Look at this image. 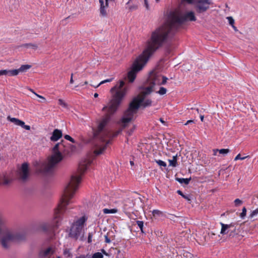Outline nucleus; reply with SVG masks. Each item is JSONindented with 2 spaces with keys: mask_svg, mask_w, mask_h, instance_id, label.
Instances as JSON below:
<instances>
[{
  "mask_svg": "<svg viewBox=\"0 0 258 258\" xmlns=\"http://www.w3.org/2000/svg\"><path fill=\"white\" fill-rule=\"evenodd\" d=\"M101 253L104 254V255H107V256L109 255V254L107 252H106V251L104 249H102L101 250Z\"/></svg>",
  "mask_w": 258,
  "mask_h": 258,
  "instance_id": "a19ab883",
  "label": "nucleus"
},
{
  "mask_svg": "<svg viewBox=\"0 0 258 258\" xmlns=\"http://www.w3.org/2000/svg\"><path fill=\"white\" fill-rule=\"evenodd\" d=\"M31 68V65L24 64V65L21 66L19 69L14 70V71H17V75L20 72L22 73V72H26L28 70H29Z\"/></svg>",
  "mask_w": 258,
  "mask_h": 258,
  "instance_id": "f3484780",
  "label": "nucleus"
},
{
  "mask_svg": "<svg viewBox=\"0 0 258 258\" xmlns=\"http://www.w3.org/2000/svg\"><path fill=\"white\" fill-rule=\"evenodd\" d=\"M213 155L214 156H216L217 152H219V149H213Z\"/></svg>",
  "mask_w": 258,
  "mask_h": 258,
  "instance_id": "79ce46f5",
  "label": "nucleus"
},
{
  "mask_svg": "<svg viewBox=\"0 0 258 258\" xmlns=\"http://www.w3.org/2000/svg\"><path fill=\"white\" fill-rule=\"evenodd\" d=\"M7 119L10 121L14 123L15 125L20 126L26 130L29 131L31 128L29 125H25V122L21 120L18 118L11 117L10 116H8L7 117Z\"/></svg>",
  "mask_w": 258,
  "mask_h": 258,
  "instance_id": "9d476101",
  "label": "nucleus"
},
{
  "mask_svg": "<svg viewBox=\"0 0 258 258\" xmlns=\"http://www.w3.org/2000/svg\"><path fill=\"white\" fill-rule=\"evenodd\" d=\"M135 127H136V126H135V125H134V127L131 130V132L129 133L130 134H131L132 132H134V130L135 129Z\"/></svg>",
  "mask_w": 258,
  "mask_h": 258,
  "instance_id": "09e8293b",
  "label": "nucleus"
},
{
  "mask_svg": "<svg viewBox=\"0 0 258 258\" xmlns=\"http://www.w3.org/2000/svg\"><path fill=\"white\" fill-rule=\"evenodd\" d=\"M71 77H72V78H73V73L71 74Z\"/></svg>",
  "mask_w": 258,
  "mask_h": 258,
  "instance_id": "052dcab7",
  "label": "nucleus"
},
{
  "mask_svg": "<svg viewBox=\"0 0 258 258\" xmlns=\"http://www.w3.org/2000/svg\"><path fill=\"white\" fill-rule=\"evenodd\" d=\"M155 162L159 165L160 166H163L165 167L166 166V163L160 160H156Z\"/></svg>",
  "mask_w": 258,
  "mask_h": 258,
  "instance_id": "cd10ccee",
  "label": "nucleus"
},
{
  "mask_svg": "<svg viewBox=\"0 0 258 258\" xmlns=\"http://www.w3.org/2000/svg\"><path fill=\"white\" fill-rule=\"evenodd\" d=\"M17 71L3 70L0 71V76L5 75L9 76H17Z\"/></svg>",
  "mask_w": 258,
  "mask_h": 258,
  "instance_id": "2eb2a0df",
  "label": "nucleus"
},
{
  "mask_svg": "<svg viewBox=\"0 0 258 258\" xmlns=\"http://www.w3.org/2000/svg\"><path fill=\"white\" fill-rule=\"evenodd\" d=\"M152 214L154 217L160 216L162 215V212L158 210H154L152 211Z\"/></svg>",
  "mask_w": 258,
  "mask_h": 258,
  "instance_id": "b1692460",
  "label": "nucleus"
},
{
  "mask_svg": "<svg viewBox=\"0 0 258 258\" xmlns=\"http://www.w3.org/2000/svg\"><path fill=\"white\" fill-rule=\"evenodd\" d=\"M64 138L65 139L69 140L72 143L75 142V140L69 135H66L64 136Z\"/></svg>",
  "mask_w": 258,
  "mask_h": 258,
  "instance_id": "f704fd0d",
  "label": "nucleus"
},
{
  "mask_svg": "<svg viewBox=\"0 0 258 258\" xmlns=\"http://www.w3.org/2000/svg\"><path fill=\"white\" fill-rule=\"evenodd\" d=\"M177 192L178 193V194H179V195L181 196L183 198H184L185 199H186V200L189 201H190V197L189 195H184L182 192L180 190H178L177 191Z\"/></svg>",
  "mask_w": 258,
  "mask_h": 258,
  "instance_id": "412c9836",
  "label": "nucleus"
},
{
  "mask_svg": "<svg viewBox=\"0 0 258 258\" xmlns=\"http://www.w3.org/2000/svg\"><path fill=\"white\" fill-rule=\"evenodd\" d=\"M19 179L23 182L27 181L30 176L29 165L27 163H24L19 168L18 172Z\"/></svg>",
  "mask_w": 258,
  "mask_h": 258,
  "instance_id": "6e6552de",
  "label": "nucleus"
},
{
  "mask_svg": "<svg viewBox=\"0 0 258 258\" xmlns=\"http://www.w3.org/2000/svg\"><path fill=\"white\" fill-rule=\"evenodd\" d=\"M58 104L64 108H67L68 107L67 104L61 99H58Z\"/></svg>",
  "mask_w": 258,
  "mask_h": 258,
  "instance_id": "c756f323",
  "label": "nucleus"
},
{
  "mask_svg": "<svg viewBox=\"0 0 258 258\" xmlns=\"http://www.w3.org/2000/svg\"><path fill=\"white\" fill-rule=\"evenodd\" d=\"M130 163H131V165H134V162H133V161H130Z\"/></svg>",
  "mask_w": 258,
  "mask_h": 258,
  "instance_id": "4d7b16f0",
  "label": "nucleus"
},
{
  "mask_svg": "<svg viewBox=\"0 0 258 258\" xmlns=\"http://www.w3.org/2000/svg\"><path fill=\"white\" fill-rule=\"evenodd\" d=\"M24 46L26 47H31L34 49H36L37 48V45L35 44H32V43H29V44H25L24 45Z\"/></svg>",
  "mask_w": 258,
  "mask_h": 258,
  "instance_id": "c85d7f7f",
  "label": "nucleus"
},
{
  "mask_svg": "<svg viewBox=\"0 0 258 258\" xmlns=\"http://www.w3.org/2000/svg\"><path fill=\"white\" fill-rule=\"evenodd\" d=\"M63 253L64 255L66 256V257H70L71 256V253L70 251V250L68 249H65L63 250Z\"/></svg>",
  "mask_w": 258,
  "mask_h": 258,
  "instance_id": "473e14b6",
  "label": "nucleus"
},
{
  "mask_svg": "<svg viewBox=\"0 0 258 258\" xmlns=\"http://www.w3.org/2000/svg\"><path fill=\"white\" fill-rule=\"evenodd\" d=\"M169 162L170 166L175 167L177 163V156H174L172 160H169Z\"/></svg>",
  "mask_w": 258,
  "mask_h": 258,
  "instance_id": "aec40b11",
  "label": "nucleus"
},
{
  "mask_svg": "<svg viewBox=\"0 0 258 258\" xmlns=\"http://www.w3.org/2000/svg\"><path fill=\"white\" fill-rule=\"evenodd\" d=\"M230 152V150L228 149H222L219 150V153L223 155H227Z\"/></svg>",
  "mask_w": 258,
  "mask_h": 258,
  "instance_id": "5701e85b",
  "label": "nucleus"
},
{
  "mask_svg": "<svg viewBox=\"0 0 258 258\" xmlns=\"http://www.w3.org/2000/svg\"><path fill=\"white\" fill-rule=\"evenodd\" d=\"M124 85V81H120L118 84L111 89L112 93L114 91L116 92L112 95V98L108 105L102 108V111L106 112V114L100 120L97 121V127L92 128L95 147L94 153L95 156L103 154L111 139L121 132V130H119L112 134L107 129L106 125L110 119V116L116 112L126 93L127 88L126 86L123 88Z\"/></svg>",
  "mask_w": 258,
  "mask_h": 258,
  "instance_id": "f03ea898",
  "label": "nucleus"
},
{
  "mask_svg": "<svg viewBox=\"0 0 258 258\" xmlns=\"http://www.w3.org/2000/svg\"><path fill=\"white\" fill-rule=\"evenodd\" d=\"M188 20H196L194 12H188L183 16L178 12L170 13L167 21L152 32L150 38L147 42L145 49L133 63L131 70L127 73V78L129 83H132L134 81L137 73L143 69L150 57L162 46L170 31Z\"/></svg>",
  "mask_w": 258,
  "mask_h": 258,
  "instance_id": "f257e3e1",
  "label": "nucleus"
},
{
  "mask_svg": "<svg viewBox=\"0 0 258 258\" xmlns=\"http://www.w3.org/2000/svg\"><path fill=\"white\" fill-rule=\"evenodd\" d=\"M227 19H228V20L229 21V24L230 25H231L232 26H233L234 25V20L232 18V17H228L227 18Z\"/></svg>",
  "mask_w": 258,
  "mask_h": 258,
  "instance_id": "e433bc0d",
  "label": "nucleus"
},
{
  "mask_svg": "<svg viewBox=\"0 0 258 258\" xmlns=\"http://www.w3.org/2000/svg\"><path fill=\"white\" fill-rule=\"evenodd\" d=\"M85 221V217H82L73 223L69 233L71 237L75 239H82L84 235L83 228Z\"/></svg>",
  "mask_w": 258,
  "mask_h": 258,
  "instance_id": "0eeeda50",
  "label": "nucleus"
},
{
  "mask_svg": "<svg viewBox=\"0 0 258 258\" xmlns=\"http://www.w3.org/2000/svg\"><path fill=\"white\" fill-rule=\"evenodd\" d=\"M235 205L236 206H239L241 204H242V202L241 200H239V199H236L234 201Z\"/></svg>",
  "mask_w": 258,
  "mask_h": 258,
  "instance_id": "c9c22d12",
  "label": "nucleus"
},
{
  "mask_svg": "<svg viewBox=\"0 0 258 258\" xmlns=\"http://www.w3.org/2000/svg\"><path fill=\"white\" fill-rule=\"evenodd\" d=\"M176 179L177 181H178L180 183H184L185 184H188L189 183V181L191 179V178H176Z\"/></svg>",
  "mask_w": 258,
  "mask_h": 258,
  "instance_id": "a211bd4d",
  "label": "nucleus"
},
{
  "mask_svg": "<svg viewBox=\"0 0 258 258\" xmlns=\"http://www.w3.org/2000/svg\"><path fill=\"white\" fill-rule=\"evenodd\" d=\"M167 79V78L162 76L156 71L151 72L147 80L148 86L145 87L130 103L128 109L124 112L122 118L119 122V125L123 128L125 127L128 123L134 119L140 106H143L144 107L150 106L152 103L150 100L147 99L144 101L146 96L154 91L155 86L165 84Z\"/></svg>",
  "mask_w": 258,
  "mask_h": 258,
  "instance_id": "7ed1b4c3",
  "label": "nucleus"
},
{
  "mask_svg": "<svg viewBox=\"0 0 258 258\" xmlns=\"http://www.w3.org/2000/svg\"><path fill=\"white\" fill-rule=\"evenodd\" d=\"M103 213L106 214H114L117 213V210L116 209H104L103 210Z\"/></svg>",
  "mask_w": 258,
  "mask_h": 258,
  "instance_id": "6ab92c4d",
  "label": "nucleus"
},
{
  "mask_svg": "<svg viewBox=\"0 0 258 258\" xmlns=\"http://www.w3.org/2000/svg\"><path fill=\"white\" fill-rule=\"evenodd\" d=\"M105 242L106 243H110V240L109 239V238L108 237V236L107 235L105 236Z\"/></svg>",
  "mask_w": 258,
  "mask_h": 258,
  "instance_id": "37998d69",
  "label": "nucleus"
},
{
  "mask_svg": "<svg viewBox=\"0 0 258 258\" xmlns=\"http://www.w3.org/2000/svg\"><path fill=\"white\" fill-rule=\"evenodd\" d=\"M103 254L101 252H97L94 253L92 258H103Z\"/></svg>",
  "mask_w": 258,
  "mask_h": 258,
  "instance_id": "bb28decb",
  "label": "nucleus"
},
{
  "mask_svg": "<svg viewBox=\"0 0 258 258\" xmlns=\"http://www.w3.org/2000/svg\"><path fill=\"white\" fill-rule=\"evenodd\" d=\"M100 4V13L102 17H106L107 16L106 8H108V5H106V3L104 4L103 0H99Z\"/></svg>",
  "mask_w": 258,
  "mask_h": 258,
  "instance_id": "ddd939ff",
  "label": "nucleus"
},
{
  "mask_svg": "<svg viewBox=\"0 0 258 258\" xmlns=\"http://www.w3.org/2000/svg\"><path fill=\"white\" fill-rule=\"evenodd\" d=\"M249 157V156H245V157H240V154H238L235 158L234 159V160H239V159H240V160H244L247 158H248Z\"/></svg>",
  "mask_w": 258,
  "mask_h": 258,
  "instance_id": "72a5a7b5",
  "label": "nucleus"
},
{
  "mask_svg": "<svg viewBox=\"0 0 258 258\" xmlns=\"http://www.w3.org/2000/svg\"><path fill=\"white\" fill-rule=\"evenodd\" d=\"M192 3H194L197 11L200 13L206 11L212 4L210 0H196L195 2L192 0Z\"/></svg>",
  "mask_w": 258,
  "mask_h": 258,
  "instance_id": "1a4fd4ad",
  "label": "nucleus"
},
{
  "mask_svg": "<svg viewBox=\"0 0 258 258\" xmlns=\"http://www.w3.org/2000/svg\"><path fill=\"white\" fill-rule=\"evenodd\" d=\"M50 226L48 222H41L37 225V228L43 231H47L50 229Z\"/></svg>",
  "mask_w": 258,
  "mask_h": 258,
  "instance_id": "4468645a",
  "label": "nucleus"
},
{
  "mask_svg": "<svg viewBox=\"0 0 258 258\" xmlns=\"http://www.w3.org/2000/svg\"><path fill=\"white\" fill-rule=\"evenodd\" d=\"M137 224L138 226H139V227L140 228V229H141V231H142V232L144 233V231H143L144 222L143 221H137Z\"/></svg>",
  "mask_w": 258,
  "mask_h": 258,
  "instance_id": "a878e982",
  "label": "nucleus"
},
{
  "mask_svg": "<svg viewBox=\"0 0 258 258\" xmlns=\"http://www.w3.org/2000/svg\"><path fill=\"white\" fill-rule=\"evenodd\" d=\"M57 258H60V257H59V256H58Z\"/></svg>",
  "mask_w": 258,
  "mask_h": 258,
  "instance_id": "e2e57ef3",
  "label": "nucleus"
},
{
  "mask_svg": "<svg viewBox=\"0 0 258 258\" xmlns=\"http://www.w3.org/2000/svg\"><path fill=\"white\" fill-rule=\"evenodd\" d=\"M204 118V115H200V119H201L202 121H203Z\"/></svg>",
  "mask_w": 258,
  "mask_h": 258,
  "instance_id": "de8ad7c7",
  "label": "nucleus"
},
{
  "mask_svg": "<svg viewBox=\"0 0 258 258\" xmlns=\"http://www.w3.org/2000/svg\"><path fill=\"white\" fill-rule=\"evenodd\" d=\"M196 112H197V113L199 112V109L197 108V109H196Z\"/></svg>",
  "mask_w": 258,
  "mask_h": 258,
  "instance_id": "bf43d9fd",
  "label": "nucleus"
},
{
  "mask_svg": "<svg viewBox=\"0 0 258 258\" xmlns=\"http://www.w3.org/2000/svg\"><path fill=\"white\" fill-rule=\"evenodd\" d=\"M10 182V181L9 179H7L6 178H4V179L3 180V184H4V185H7Z\"/></svg>",
  "mask_w": 258,
  "mask_h": 258,
  "instance_id": "58836bf2",
  "label": "nucleus"
},
{
  "mask_svg": "<svg viewBox=\"0 0 258 258\" xmlns=\"http://www.w3.org/2000/svg\"><path fill=\"white\" fill-rule=\"evenodd\" d=\"M156 1V2H159L160 0H155Z\"/></svg>",
  "mask_w": 258,
  "mask_h": 258,
  "instance_id": "680f3d73",
  "label": "nucleus"
},
{
  "mask_svg": "<svg viewBox=\"0 0 258 258\" xmlns=\"http://www.w3.org/2000/svg\"><path fill=\"white\" fill-rule=\"evenodd\" d=\"M0 233L2 235L0 240L1 244L5 249H8L13 241L21 239L20 234L6 227L1 218H0Z\"/></svg>",
  "mask_w": 258,
  "mask_h": 258,
  "instance_id": "423d86ee",
  "label": "nucleus"
},
{
  "mask_svg": "<svg viewBox=\"0 0 258 258\" xmlns=\"http://www.w3.org/2000/svg\"><path fill=\"white\" fill-rule=\"evenodd\" d=\"M113 0H105L106 1V5L107 6L108 5V3H109V1H113Z\"/></svg>",
  "mask_w": 258,
  "mask_h": 258,
  "instance_id": "603ef678",
  "label": "nucleus"
},
{
  "mask_svg": "<svg viewBox=\"0 0 258 258\" xmlns=\"http://www.w3.org/2000/svg\"><path fill=\"white\" fill-rule=\"evenodd\" d=\"M54 252L52 247H48L45 249L41 250L39 253L40 258H49Z\"/></svg>",
  "mask_w": 258,
  "mask_h": 258,
  "instance_id": "9b49d317",
  "label": "nucleus"
},
{
  "mask_svg": "<svg viewBox=\"0 0 258 258\" xmlns=\"http://www.w3.org/2000/svg\"><path fill=\"white\" fill-rule=\"evenodd\" d=\"M30 91H31L36 96H37V97L40 98V99L42 100V101H39L40 102H44L46 100V99L44 97H43L42 96H41V95H39L37 94V93L34 92L32 89H30Z\"/></svg>",
  "mask_w": 258,
  "mask_h": 258,
  "instance_id": "393cba45",
  "label": "nucleus"
},
{
  "mask_svg": "<svg viewBox=\"0 0 258 258\" xmlns=\"http://www.w3.org/2000/svg\"><path fill=\"white\" fill-rule=\"evenodd\" d=\"M160 121H161V122H162V123H164V120L162 119V118H161L160 119Z\"/></svg>",
  "mask_w": 258,
  "mask_h": 258,
  "instance_id": "5fc2aeb1",
  "label": "nucleus"
},
{
  "mask_svg": "<svg viewBox=\"0 0 258 258\" xmlns=\"http://www.w3.org/2000/svg\"><path fill=\"white\" fill-rule=\"evenodd\" d=\"M92 234L89 233L88 235V243H91L92 242Z\"/></svg>",
  "mask_w": 258,
  "mask_h": 258,
  "instance_id": "ea45409f",
  "label": "nucleus"
},
{
  "mask_svg": "<svg viewBox=\"0 0 258 258\" xmlns=\"http://www.w3.org/2000/svg\"><path fill=\"white\" fill-rule=\"evenodd\" d=\"M76 258H86V256L84 255H82L80 256L77 257Z\"/></svg>",
  "mask_w": 258,
  "mask_h": 258,
  "instance_id": "8fccbe9b",
  "label": "nucleus"
},
{
  "mask_svg": "<svg viewBox=\"0 0 258 258\" xmlns=\"http://www.w3.org/2000/svg\"><path fill=\"white\" fill-rule=\"evenodd\" d=\"M88 84V82L87 81H85V82H84V84H85V85H87V84Z\"/></svg>",
  "mask_w": 258,
  "mask_h": 258,
  "instance_id": "6e6d98bb",
  "label": "nucleus"
},
{
  "mask_svg": "<svg viewBox=\"0 0 258 258\" xmlns=\"http://www.w3.org/2000/svg\"><path fill=\"white\" fill-rule=\"evenodd\" d=\"M62 136V132L58 129H55L52 133V136L50 138L51 141L55 142L58 141Z\"/></svg>",
  "mask_w": 258,
  "mask_h": 258,
  "instance_id": "f8f14e48",
  "label": "nucleus"
},
{
  "mask_svg": "<svg viewBox=\"0 0 258 258\" xmlns=\"http://www.w3.org/2000/svg\"><path fill=\"white\" fill-rule=\"evenodd\" d=\"M68 153V148L64 141H61L57 143L52 149V154L48 157V161L42 165V170L45 172H50L62 160L63 155Z\"/></svg>",
  "mask_w": 258,
  "mask_h": 258,
  "instance_id": "39448f33",
  "label": "nucleus"
},
{
  "mask_svg": "<svg viewBox=\"0 0 258 258\" xmlns=\"http://www.w3.org/2000/svg\"><path fill=\"white\" fill-rule=\"evenodd\" d=\"M144 3H145V5L146 8L147 9H148V8H149V5H148L147 0H144Z\"/></svg>",
  "mask_w": 258,
  "mask_h": 258,
  "instance_id": "c03bdc74",
  "label": "nucleus"
},
{
  "mask_svg": "<svg viewBox=\"0 0 258 258\" xmlns=\"http://www.w3.org/2000/svg\"><path fill=\"white\" fill-rule=\"evenodd\" d=\"M246 214V209L245 207H243L242 209V212L240 214L241 218H243L245 216Z\"/></svg>",
  "mask_w": 258,
  "mask_h": 258,
  "instance_id": "4c0bfd02",
  "label": "nucleus"
},
{
  "mask_svg": "<svg viewBox=\"0 0 258 258\" xmlns=\"http://www.w3.org/2000/svg\"><path fill=\"white\" fill-rule=\"evenodd\" d=\"M167 90L166 88L161 87H160V89L157 92V93L161 95H164L166 93Z\"/></svg>",
  "mask_w": 258,
  "mask_h": 258,
  "instance_id": "4be33fe9",
  "label": "nucleus"
},
{
  "mask_svg": "<svg viewBox=\"0 0 258 258\" xmlns=\"http://www.w3.org/2000/svg\"><path fill=\"white\" fill-rule=\"evenodd\" d=\"M94 96V97L96 98L98 96V94L97 93H95Z\"/></svg>",
  "mask_w": 258,
  "mask_h": 258,
  "instance_id": "864d4df0",
  "label": "nucleus"
},
{
  "mask_svg": "<svg viewBox=\"0 0 258 258\" xmlns=\"http://www.w3.org/2000/svg\"><path fill=\"white\" fill-rule=\"evenodd\" d=\"M70 83L71 84L74 83V80H73V78H72V77H71Z\"/></svg>",
  "mask_w": 258,
  "mask_h": 258,
  "instance_id": "49530a36",
  "label": "nucleus"
},
{
  "mask_svg": "<svg viewBox=\"0 0 258 258\" xmlns=\"http://www.w3.org/2000/svg\"><path fill=\"white\" fill-rule=\"evenodd\" d=\"M258 214V209H256L252 211L249 215V217L252 218L253 217L256 216Z\"/></svg>",
  "mask_w": 258,
  "mask_h": 258,
  "instance_id": "7c9ffc66",
  "label": "nucleus"
},
{
  "mask_svg": "<svg viewBox=\"0 0 258 258\" xmlns=\"http://www.w3.org/2000/svg\"><path fill=\"white\" fill-rule=\"evenodd\" d=\"M91 86L94 87L95 88H96V87L97 86V85H92V84L91 85Z\"/></svg>",
  "mask_w": 258,
  "mask_h": 258,
  "instance_id": "13d9d810",
  "label": "nucleus"
},
{
  "mask_svg": "<svg viewBox=\"0 0 258 258\" xmlns=\"http://www.w3.org/2000/svg\"><path fill=\"white\" fill-rule=\"evenodd\" d=\"M221 225L222 226L221 230V234H225L228 233V231H227V229L231 227H233L234 225L232 224H224L222 223H221Z\"/></svg>",
  "mask_w": 258,
  "mask_h": 258,
  "instance_id": "dca6fc26",
  "label": "nucleus"
},
{
  "mask_svg": "<svg viewBox=\"0 0 258 258\" xmlns=\"http://www.w3.org/2000/svg\"><path fill=\"white\" fill-rule=\"evenodd\" d=\"M91 161L89 159H85L80 162L77 172L72 175L71 180L66 186L60 203L55 210L54 216L53 220L54 228H57L60 225L61 219V215L67 210V206L71 203L73 198L79 184L81 182V176L87 169Z\"/></svg>",
  "mask_w": 258,
  "mask_h": 258,
  "instance_id": "20e7f679",
  "label": "nucleus"
},
{
  "mask_svg": "<svg viewBox=\"0 0 258 258\" xmlns=\"http://www.w3.org/2000/svg\"><path fill=\"white\" fill-rule=\"evenodd\" d=\"M232 27H233V28L234 29V30L235 31H238V30H237V28H236L234 25L232 26Z\"/></svg>",
  "mask_w": 258,
  "mask_h": 258,
  "instance_id": "3c124183",
  "label": "nucleus"
},
{
  "mask_svg": "<svg viewBox=\"0 0 258 258\" xmlns=\"http://www.w3.org/2000/svg\"><path fill=\"white\" fill-rule=\"evenodd\" d=\"M112 80H113V78H110V79H107V80H105L104 81H102L99 84H98L96 87H98L100 85H102L103 84H104L105 83L110 82H111L112 81Z\"/></svg>",
  "mask_w": 258,
  "mask_h": 258,
  "instance_id": "2f4dec72",
  "label": "nucleus"
},
{
  "mask_svg": "<svg viewBox=\"0 0 258 258\" xmlns=\"http://www.w3.org/2000/svg\"><path fill=\"white\" fill-rule=\"evenodd\" d=\"M194 122V120H187L186 121V122L184 124V125H187L189 123H193Z\"/></svg>",
  "mask_w": 258,
  "mask_h": 258,
  "instance_id": "a18cd8bd",
  "label": "nucleus"
}]
</instances>
